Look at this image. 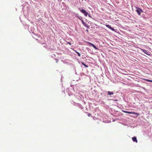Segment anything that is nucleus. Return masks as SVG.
Segmentation results:
<instances>
[{
    "mask_svg": "<svg viewBox=\"0 0 152 152\" xmlns=\"http://www.w3.org/2000/svg\"><path fill=\"white\" fill-rule=\"evenodd\" d=\"M132 140L134 142H137V138L135 137H134L132 138Z\"/></svg>",
    "mask_w": 152,
    "mask_h": 152,
    "instance_id": "6e6552de",
    "label": "nucleus"
},
{
    "mask_svg": "<svg viewBox=\"0 0 152 152\" xmlns=\"http://www.w3.org/2000/svg\"><path fill=\"white\" fill-rule=\"evenodd\" d=\"M75 51L76 53H77V54L78 56H80V54L79 52L76 51V50H75Z\"/></svg>",
    "mask_w": 152,
    "mask_h": 152,
    "instance_id": "9b49d317",
    "label": "nucleus"
},
{
    "mask_svg": "<svg viewBox=\"0 0 152 152\" xmlns=\"http://www.w3.org/2000/svg\"><path fill=\"white\" fill-rule=\"evenodd\" d=\"M146 80L148 82H152V80Z\"/></svg>",
    "mask_w": 152,
    "mask_h": 152,
    "instance_id": "4468645a",
    "label": "nucleus"
},
{
    "mask_svg": "<svg viewBox=\"0 0 152 152\" xmlns=\"http://www.w3.org/2000/svg\"><path fill=\"white\" fill-rule=\"evenodd\" d=\"M105 26L107 27L108 28H110V29H111L113 31H115L114 29L111 26H110L108 25H106Z\"/></svg>",
    "mask_w": 152,
    "mask_h": 152,
    "instance_id": "423d86ee",
    "label": "nucleus"
},
{
    "mask_svg": "<svg viewBox=\"0 0 152 152\" xmlns=\"http://www.w3.org/2000/svg\"><path fill=\"white\" fill-rule=\"evenodd\" d=\"M124 112L126 113H129V114H134L137 115H139V114L137 113L134 112H129V111H124Z\"/></svg>",
    "mask_w": 152,
    "mask_h": 152,
    "instance_id": "7ed1b4c3",
    "label": "nucleus"
},
{
    "mask_svg": "<svg viewBox=\"0 0 152 152\" xmlns=\"http://www.w3.org/2000/svg\"><path fill=\"white\" fill-rule=\"evenodd\" d=\"M88 115L89 116V117H90V116H91V113H89L88 114Z\"/></svg>",
    "mask_w": 152,
    "mask_h": 152,
    "instance_id": "2eb2a0df",
    "label": "nucleus"
},
{
    "mask_svg": "<svg viewBox=\"0 0 152 152\" xmlns=\"http://www.w3.org/2000/svg\"><path fill=\"white\" fill-rule=\"evenodd\" d=\"M88 16L89 17H90V15H88Z\"/></svg>",
    "mask_w": 152,
    "mask_h": 152,
    "instance_id": "a211bd4d",
    "label": "nucleus"
},
{
    "mask_svg": "<svg viewBox=\"0 0 152 152\" xmlns=\"http://www.w3.org/2000/svg\"><path fill=\"white\" fill-rule=\"evenodd\" d=\"M137 10H136V12H137L139 15H140L141 13L143 12V10L140 8L138 7H136Z\"/></svg>",
    "mask_w": 152,
    "mask_h": 152,
    "instance_id": "f257e3e1",
    "label": "nucleus"
},
{
    "mask_svg": "<svg viewBox=\"0 0 152 152\" xmlns=\"http://www.w3.org/2000/svg\"><path fill=\"white\" fill-rule=\"evenodd\" d=\"M68 44H69L70 45H71V44L69 42H68Z\"/></svg>",
    "mask_w": 152,
    "mask_h": 152,
    "instance_id": "f3484780",
    "label": "nucleus"
},
{
    "mask_svg": "<svg viewBox=\"0 0 152 152\" xmlns=\"http://www.w3.org/2000/svg\"><path fill=\"white\" fill-rule=\"evenodd\" d=\"M144 52V53L146 54L148 56H150L151 54H149V52H148L147 51L145 50H142Z\"/></svg>",
    "mask_w": 152,
    "mask_h": 152,
    "instance_id": "0eeeda50",
    "label": "nucleus"
},
{
    "mask_svg": "<svg viewBox=\"0 0 152 152\" xmlns=\"http://www.w3.org/2000/svg\"><path fill=\"white\" fill-rule=\"evenodd\" d=\"M86 42L88 45H89L92 46L95 49H98V48L93 44L88 42Z\"/></svg>",
    "mask_w": 152,
    "mask_h": 152,
    "instance_id": "20e7f679",
    "label": "nucleus"
},
{
    "mask_svg": "<svg viewBox=\"0 0 152 152\" xmlns=\"http://www.w3.org/2000/svg\"><path fill=\"white\" fill-rule=\"evenodd\" d=\"M80 20H82L81 18H78Z\"/></svg>",
    "mask_w": 152,
    "mask_h": 152,
    "instance_id": "dca6fc26",
    "label": "nucleus"
},
{
    "mask_svg": "<svg viewBox=\"0 0 152 152\" xmlns=\"http://www.w3.org/2000/svg\"><path fill=\"white\" fill-rule=\"evenodd\" d=\"M84 25L88 28L90 27L89 26L88 24H86V23H85V24H84Z\"/></svg>",
    "mask_w": 152,
    "mask_h": 152,
    "instance_id": "9d476101",
    "label": "nucleus"
},
{
    "mask_svg": "<svg viewBox=\"0 0 152 152\" xmlns=\"http://www.w3.org/2000/svg\"><path fill=\"white\" fill-rule=\"evenodd\" d=\"M80 11L85 16H87L88 13L86 12V11L83 9L80 10Z\"/></svg>",
    "mask_w": 152,
    "mask_h": 152,
    "instance_id": "f03ea898",
    "label": "nucleus"
},
{
    "mask_svg": "<svg viewBox=\"0 0 152 152\" xmlns=\"http://www.w3.org/2000/svg\"><path fill=\"white\" fill-rule=\"evenodd\" d=\"M82 64L83 65H84L85 67H88V65H86L84 63H83V62L82 63Z\"/></svg>",
    "mask_w": 152,
    "mask_h": 152,
    "instance_id": "f8f14e48",
    "label": "nucleus"
},
{
    "mask_svg": "<svg viewBox=\"0 0 152 152\" xmlns=\"http://www.w3.org/2000/svg\"><path fill=\"white\" fill-rule=\"evenodd\" d=\"M86 42L88 45H89L92 46L95 49H98V48L93 44L88 42Z\"/></svg>",
    "mask_w": 152,
    "mask_h": 152,
    "instance_id": "39448f33",
    "label": "nucleus"
},
{
    "mask_svg": "<svg viewBox=\"0 0 152 152\" xmlns=\"http://www.w3.org/2000/svg\"><path fill=\"white\" fill-rule=\"evenodd\" d=\"M107 93H108V94H107L108 95H113V92H111V91H108L107 92Z\"/></svg>",
    "mask_w": 152,
    "mask_h": 152,
    "instance_id": "1a4fd4ad",
    "label": "nucleus"
},
{
    "mask_svg": "<svg viewBox=\"0 0 152 152\" xmlns=\"http://www.w3.org/2000/svg\"><path fill=\"white\" fill-rule=\"evenodd\" d=\"M81 21H82V23L83 24V25H84V24H85L86 23L84 22V21L83 20H81Z\"/></svg>",
    "mask_w": 152,
    "mask_h": 152,
    "instance_id": "ddd939ff",
    "label": "nucleus"
}]
</instances>
